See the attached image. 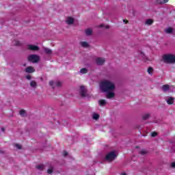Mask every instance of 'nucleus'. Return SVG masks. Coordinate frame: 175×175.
Segmentation results:
<instances>
[{"label": "nucleus", "instance_id": "f257e3e1", "mask_svg": "<svg viewBox=\"0 0 175 175\" xmlns=\"http://www.w3.org/2000/svg\"><path fill=\"white\" fill-rule=\"evenodd\" d=\"M100 88L103 92H109L116 88V85L110 81H104L100 83Z\"/></svg>", "mask_w": 175, "mask_h": 175}, {"label": "nucleus", "instance_id": "f03ea898", "mask_svg": "<svg viewBox=\"0 0 175 175\" xmlns=\"http://www.w3.org/2000/svg\"><path fill=\"white\" fill-rule=\"evenodd\" d=\"M164 62L166 64H174L175 63V55L172 54L164 55L163 57Z\"/></svg>", "mask_w": 175, "mask_h": 175}, {"label": "nucleus", "instance_id": "7ed1b4c3", "mask_svg": "<svg viewBox=\"0 0 175 175\" xmlns=\"http://www.w3.org/2000/svg\"><path fill=\"white\" fill-rule=\"evenodd\" d=\"M27 61H29V62H32L33 64H36L38 61H40V57L35 54L29 55L27 57Z\"/></svg>", "mask_w": 175, "mask_h": 175}, {"label": "nucleus", "instance_id": "20e7f679", "mask_svg": "<svg viewBox=\"0 0 175 175\" xmlns=\"http://www.w3.org/2000/svg\"><path fill=\"white\" fill-rule=\"evenodd\" d=\"M116 157L117 154H116V152L114 151H112L106 155L105 159L109 162H111L112 161H114V159H116Z\"/></svg>", "mask_w": 175, "mask_h": 175}, {"label": "nucleus", "instance_id": "39448f33", "mask_svg": "<svg viewBox=\"0 0 175 175\" xmlns=\"http://www.w3.org/2000/svg\"><path fill=\"white\" fill-rule=\"evenodd\" d=\"M79 94L81 98H85V96H87V88H85V86H80Z\"/></svg>", "mask_w": 175, "mask_h": 175}, {"label": "nucleus", "instance_id": "423d86ee", "mask_svg": "<svg viewBox=\"0 0 175 175\" xmlns=\"http://www.w3.org/2000/svg\"><path fill=\"white\" fill-rule=\"evenodd\" d=\"M27 49L28 50H30V51H38L39 46L36 45L29 44L27 46Z\"/></svg>", "mask_w": 175, "mask_h": 175}, {"label": "nucleus", "instance_id": "0eeeda50", "mask_svg": "<svg viewBox=\"0 0 175 175\" xmlns=\"http://www.w3.org/2000/svg\"><path fill=\"white\" fill-rule=\"evenodd\" d=\"M106 62V60L103 57H97L96 59V63L97 65H103Z\"/></svg>", "mask_w": 175, "mask_h": 175}, {"label": "nucleus", "instance_id": "6e6552de", "mask_svg": "<svg viewBox=\"0 0 175 175\" xmlns=\"http://www.w3.org/2000/svg\"><path fill=\"white\" fill-rule=\"evenodd\" d=\"M66 23L68 24V25H72L73 23H75V19L70 16L68 17L66 20Z\"/></svg>", "mask_w": 175, "mask_h": 175}, {"label": "nucleus", "instance_id": "1a4fd4ad", "mask_svg": "<svg viewBox=\"0 0 175 175\" xmlns=\"http://www.w3.org/2000/svg\"><path fill=\"white\" fill-rule=\"evenodd\" d=\"M26 73H33L35 72V68L32 66H29L25 68Z\"/></svg>", "mask_w": 175, "mask_h": 175}, {"label": "nucleus", "instance_id": "9d476101", "mask_svg": "<svg viewBox=\"0 0 175 175\" xmlns=\"http://www.w3.org/2000/svg\"><path fill=\"white\" fill-rule=\"evenodd\" d=\"M174 100H175L174 97H169L166 100V102H167V105H174Z\"/></svg>", "mask_w": 175, "mask_h": 175}, {"label": "nucleus", "instance_id": "9b49d317", "mask_svg": "<svg viewBox=\"0 0 175 175\" xmlns=\"http://www.w3.org/2000/svg\"><path fill=\"white\" fill-rule=\"evenodd\" d=\"M108 93L107 94V99H111V98H114V96H115V94H114V92H107Z\"/></svg>", "mask_w": 175, "mask_h": 175}, {"label": "nucleus", "instance_id": "f8f14e48", "mask_svg": "<svg viewBox=\"0 0 175 175\" xmlns=\"http://www.w3.org/2000/svg\"><path fill=\"white\" fill-rule=\"evenodd\" d=\"M156 2L158 5H163L164 3H167L169 0H157Z\"/></svg>", "mask_w": 175, "mask_h": 175}, {"label": "nucleus", "instance_id": "ddd939ff", "mask_svg": "<svg viewBox=\"0 0 175 175\" xmlns=\"http://www.w3.org/2000/svg\"><path fill=\"white\" fill-rule=\"evenodd\" d=\"M85 32L87 36H91V35H92V29H87L85 30Z\"/></svg>", "mask_w": 175, "mask_h": 175}, {"label": "nucleus", "instance_id": "4468645a", "mask_svg": "<svg viewBox=\"0 0 175 175\" xmlns=\"http://www.w3.org/2000/svg\"><path fill=\"white\" fill-rule=\"evenodd\" d=\"M44 51L45 54H47L48 55H50V54H51L53 53L51 49H50L49 48H44Z\"/></svg>", "mask_w": 175, "mask_h": 175}, {"label": "nucleus", "instance_id": "2eb2a0df", "mask_svg": "<svg viewBox=\"0 0 175 175\" xmlns=\"http://www.w3.org/2000/svg\"><path fill=\"white\" fill-rule=\"evenodd\" d=\"M170 89V86H169V85H163L162 86V90L163 91H164V92H166V91H169Z\"/></svg>", "mask_w": 175, "mask_h": 175}, {"label": "nucleus", "instance_id": "dca6fc26", "mask_svg": "<svg viewBox=\"0 0 175 175\" xmlns=\"http://www.w3.org/2000/svg\"><path fill=\"white\" fill-rule=\"evenodd\" d=\"M154 23V20L152 19H147L145 24L146 25H152Z\"/></svg>", "mask_w": 175, "mask_h": 175}, {"label": "nucleus", "instance_id": "f3484780", "mask_svg": "<svg viewBox=\"0 0 175 175\" xmlns=\"http://www.w3.org/2000/svg\"><path fill=\"white\" fill-rule=\"evenodd\" d=\"M30 86H31L33 88H36V87L38 86V83L35 81H31L30 82Z\"/></svg>", "mask_w": 175, "mask_h": 175}, {"label": "nucleus", "instance_id": "a211bd4d", "mask_svg": "<svg viewBox=\"0 0 175 175\" xmlns=\"http://www.w3.org/2000/svg\"><path fill=\"white\" fill-rule=\"evenodd\" d=\"M106 100H100L98 101L99 106H106Z\"/></svg>", "mask_w": 175, "mask_h": 175}, {"label": "nucleus", "instance_id": "6ab92c4d", "mask_svg": "<svg viewBox=\"0 0 175 175\" xmlns=\"http://www.w3.org/2000/svg\"><path fill=\"white\" fill-rule=\"evenodd\" d=\"M81 46L82 47H89L90 45L88 44V42L83 41L81 42Z\"/></svg>", "mask_w": 175, "mask_h": 175}, {"label": "nucleus", "instance_id": "aec40b11", "mask_svg": "<svg viewBox=\"0 0 175 175\" xmlns=\"http://www.w3.org/2000/svg\"><path fill=\"white\" fill-rule=\"evenodd\" d=\"M36 169H38V170H44V165L42 164H40L37 166H36Z\"/></svg>", "mask_w": 175, "mask_h": 175}, {"label": "nucleus", "instance_id": "412c9836", "mask_svg": "<svg viewBox=\"0 0 175 175\" xmlns=\"http://www.w3.org/2000/svg\"><path fill=\"white\" fill-rule=\"evenodd\" d=\"M92 118L93 120H96V121L99 120V114L95 113H93Z\"/></svg>", "mask_w": 175, "mask_h": 175}, {"label": "nucleus", "instance_id": "4be33fe9", "mask_svg": "<svg viewBox=\"0 0 175 175\" xmlns=\"http://www.w3.org/2000/svg\"><path fill=\"white\" fill-rule=\"evenodd\" d=\"M165 31L166 32V33H172L173 29L172 27H168L165 30Z\"/></svg>", "mask_w": 175, "mask_h": 175}, {"label": "nucleus", "instance_id": "5701e85b", "mask_svg": "<svg viewBox=\"0 0 175 175\" xmlns=\"http://www.w3.org/2000/svg\"><path fill=\"white\" fill-rule=\"evenodd\" d=\"M13 44L14 46H21V42H20V41H18V40H14Z\"/></svg>", "mask_w": 175, "mask_h": 175}, {"label": "nucleus", "instance_id": "b1692460", "mask_svg": "<svg viewBox=\"0 0 175 175\" xmlns=\"http://www.w3.org/2000/svg\"><path fill=\"white\" fill-rule=\"evenodd\" d=\"M87 72H88V70H87V68H81L80 70V73H82L83 75L87 73Z\"/></svg>", "mask_w": 175, "mask_h": 175}, {"label": "nucleus", "instance_id": "393cba45", "mask_svg": "<svg viewBox=\"0 0 175 175\" xmlns=\"http://www.w3.org/2000/svg\"><path fill=\"white\" fill-rule=\"evenodd\" d=\"M150 118V114L146 113L142 116V120H148Z\"/></svg>", "mask_w": 175, "mask_h": 175}, {"label": "nucleus", "instance_id": "a878e982", "mask_svg": "<svg viewBox=\"0 0 175 175\" xmlns=\"http://www.w3.org/2000/svg\"><path fill=\"white\" fill-rule=\"evenodd\" d=\"M152 72H154L152 67H149L148 68V73H149V75H152Z\"/></svg>", "mask_w": 175, "mask_h": 175}, {"label": "nucleus", "instance_id": "bb28decb", "mask_svg": "<svg viewBox=\"0 0 175 175\" xmlns=\"http://www.w3.org/2000/svg\"><path fill=\"white\" fill-rule=\"evenodd\" d=\"M20 114L22 116V117H24V116H25V114H26L25 110H24V109L21 110Z\"/></svg>", "mask_w": 175, "mask_h": 175}, {"label": "nucleus", "instance_id": "cd10ccee", "mask_svg": "<svg viewBox=\"0 0 175 175\" xmlns=\"http://www.w3.org/2000/svg\"><path fill=\"white\" fill-rule=\"evenodd\" d=\"M139 154L141 155H146V154H147V151H146V150H142L139 152Z\"/></svg>", "mask_w": 175, "mask_h": 175}, {"label": "nucleus", "instance_id": "c85d7f7f", "mask_svg": "<svg viewBox=\"0 0 175 175\" xmlns=\"http://www.w3.org/2000/svg\"><path fill=\"white\" fill-rule=\"evenodd\" d=\"M15 147H16V148L18 150H21L22 147H21V145L18 144H15Z\"/></svg>", "mask_w": 175, "mask_h": 175}, {"label": "nucleus", "instance_id": "c756f323", "mask_svg": "<svg viewBox=\"0 0 175 175\" xmlns=\"http://www.w3.org/2000/svg\"><path fill=\"white\" fill-rule=\"evenodd\" d=\"M157 135H158V133L157 132H152L151 133L152 137H155V136H157Z\"/></svg>", "mask_w": 175, "mask_h": 175}, {"label": "nucleus", "instance_id": "7c9ffc66", "mask_svg": "<svg viewBox=\"0 0 175 175\" xmlns=\"http://www.w3.org/2000/svg\"><path fill=\"white\" fill-rule=\"evenodd\" d=\"M48 174H51L53 173V168H50L47 170Z\"/></svg>", "mask_w": 175, "mask_h": 175}, {"label": "nucleus", "instance_id": "2f4dec72", "mask_svg": "<svg viewBox=\"0 0 175 175\" xmlns=\"http://www.w3.org/2000/svg\"><path fill=\"white\" fill-rule=\"evenodd\" d=\"M49 85H51V87H53V85H54V81H49Z\"/></svg>", "mask_w": 175, "mask_h": 175}, {"label": "nucleus", "instance_id": "473e14b6", "mask_svg": "<svg viewBox=\"0 0 175 175\" xmlns=\"http://www.w3.org/2000/svg\"><path fill=\"white\" fill-rule=\"evenodd\" d=\"M26 79L27 80H31V79H32V77H31V75H27V76H26Z\"/></svg>", "mask_w": 175, "mask_h": 175}, {"label": "nucleus", "instance_id": "72a5a7b5", "mask_svg": "<svg viewBox=\"0 0 175 175\" xmlns=\"http://www.w3.org/2000/svg\"><path fill=\"white\" fill-rule=\"evenodd\" d=\"M61 82H59V81H58V82H57L56 83V85H57V87H61Z\"/></svg>", "mask_w": 175, "mask_h": 175}, {"label": "nucleus", "instance_id": "f704fd0d", "mask_svg": "<svg viewBox=\"0 0 175 175\" xmlns=\"http://www.w3.org/2000/svg\"><path fill=\"white\" fill-rule=\"evenodd\" d=\"M63 155H64V157H66L68 155V152L64 151Z\"/></svg>", "mask_w": 175, "mask_h": 175}, {"label": "nucleus", "instance_id": "c9c22d12", "mask_svg": "<svg viewBox=\"0 0 175 175\" xmlns=\"http://www.w3.org/2000/svg\"><path fill=\"white\" fill-rule=\"evenodd\" d=\"M123 22H124L125 24H128V20H126V19H124V20H123Z\"/></svg>", "mask_w": 175, "mask_h": 175}, {"label": "nucleus", "instance_id": "e433bc0d", "mask_svg": "<svg viewBox=\"0 0 175 175\" xmlns=\"http://www.w3.org/2000/svg\"><path fill=\"white\" fill-rule=\"evenodd\" d=\"M172 167H175V162L172 163L171 164Z\"/></svg>", "mask_w": 175, "mask_h": 175}, {"label": "nucleus", "instance_id": "4c0bfd02", "mask_svg": "<svg viewBox=\"0 0 175 175\" xmlns=\"http://www.w3.org/2000/svg\"><path fill=\"white\" fill-rule=\"evenodd\" d=\"M103 27H105V25H103V24L100 25V28H103Z\"/></svg>", "mask_w": 175, "mask_h": 175}, {"label": "nucleus", "instance_id": "58836bf2", "mask_svg": "<svg viewBox=\"0 0 175 175\" xmlns=\"http://www.w3.org/2000/svg\"><path fill=\"white\" fill-rule=\"evenodd\" d=\"M1 131H2V132H5V128L2 127Z\"/></svg>", "mask_w": 175, "mask_h": 175}, {"label": "nucleus", "instance_id": "ea45409f", "mask_svg": "<svg viewBox=\"0 0 175 175\" xmlns=\"http://www.w3.org/2000/svg\"><path fill=\"white\" fill-rule=\"evenodd\" d=\"M120 175H126V173L123 172V173H122Z\"/></svg>", "mask_w": 175, "mask_h": 175}, {"label": "nucleus", "instance_id": "a19ab883", "mask_svg": "<svg viewBox=\"0 0 175 175\" xmlns=\"http://www.w3.org/2000/svg\"><path fill=\"white\" fill-rule=\"evenodd\" d=\"M105 28H106V29H109V26H106Z\"/></svg>", "mask_w": 175, "mask_h": 175}, {"label": "nucleus", "instance_id": "79ce46f5", "mask_svg": "<svg viewBox=\"0 0 175 175\" xmlns=\"http://www.w3.org/2000/svg\"><path fill=\"white\" fill-rule=\"evenodd\" d=\"M136 148H139V146H136Z\"/></svg>", "mask_w": 175, "mask_h": 175}]
</instances>
